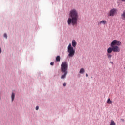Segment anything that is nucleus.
Instances as JSON below:
<instances>
[{"mask_svg":"<svg viewBox=\"0 0 125 125\" xmlns=\"http://www.w3.org/2000/svg\"><path fill=\"white\" fill-rule=\"evenodd\" d=\"M72 45L73 47H76V46L77 45V42L75 40H73L72 42Z\"/></svg>","mask_w":125,"mask_h":125,"instance_id":"obj_6","label":"nucleus"},{"mask_svg":"<svg viewBox=\"0 0 125 125\" xmlns=\"http://www.w3.org/2000/svg\"><path fill=\"white\" fill-rule=\"evenodd\" d=\"M60 59H61V58H60V56H57L56 58V60L57 62H60Z\"/></svg>","mask_w":125,"mask_h":125,"instance_id":"obj_12","label":"nucleus"},{"mask_svg":"<svg viewBox=\"0 0 125 125\" xmlns=\"http://www.w3.org/2000/svg\"><path fill=\"white\" fill-rule=\"evenodd\" d=\"M121 42L114 40H113L110 44V46L112 48L113 51L114 52H120V45H121Z\"/></svg>","mask_w":125,"mask_h":125,"instance_id":"obj_2","label":"nucleus"},{"mask_svg":"<svg viewBox=\"0 0 125 125\" xmlns=\"http://www.w3.org/2000/svg\"><path fill=\"white\" fill-rule=\"evenodd\" d=\"M116 12H117V9L113 8L109 12L108 15L109 16H114Z\"/></svg>","mask_w":125,"mask_h":125,"instance_id":"obj_5","label":"nucleus"},{"mask_svg":"<svg viewBox=\"0 0 125 125\" xmlns=\"http://www.w3.org/2000/svg\"><path fill=\"white\" fill-rule=\"evenodd\" d=\"M51 63H53V62H52Z\"/></svg>","mask_w":125,"mask_h":125,"instance_id":"obj_25","label":"nucleus"},{"mask_svg":"<svg viewBox=\"0 0 125 125\" xmlns=\"http://www.w3.org/2000/svg\"><path fill=\"white\" fill-rule=\"evenodd\" d=\"M107 103H108V104H112V103H113V102L111 101V99L109 98L107 100Z\"/></svg>","mask_w":125,"mask_h":125,"instance_id":"obj_13","label":"nucleus"},{"mask_svg":"<svg viewBox=\"0 0 125 125\" xmlns=\"http://www.w3.org/2000/svg\"><path fill=\"white\" fill-rule=\"evenodd\" d=\"M68 64L66 63H62L61 64V71L62 73H68Z\"/></svg>","mask_w":125,"mask_h":125,"instance_id":"obj_4","label":"nucleus"},{"mask_svg":"<svg viewBox=\"0 0 125 125\" xmlns=\"http://www.w3.org/2000/svg\"><path fill=\"white\" fill-rule=\"evenodd\" d=\"M11 98L12 101H13V100H14V98H15V94H14V93H12Z\"/></svg>","mask_w":125,"mask_h":125,"instance_id":"obj_10","label":"nucleus"},{"mask_svg":"<svg viewBox=\"0 0 125 125\" xmlns=\"http://www.w3.org/2000/svg\"><path fill=\"white\" fill-rule=\"evenodd\" d=\"M121 16H122L123 18H125V10L123 11V13L121 15Z\"/></svg>","mask_w":125,"mask_h":125,"instance_id":"obj_14","label":"nucleus"},{"mask_svg":"<svg viewBox=\"0 0 125 125\" xmlns=\"http://www.w3.org/2000/svg\"><path fill=\"white\" fill-rule=\"evenodd\" d=\"M4 38H6V39H7V35L6 34H4Z\"/></svg>","mask_w":125,"mask_h":125,"instance_id":"obj_17","label":"nucleus"},{"mask_svg":"<svg viewBox=\"0 0 125 125\" xmlns=\"http://www.w3.org/2000/svg\"><path fill=\"white\" fill-rule=\"evenodd\" d=\"M66 83H64L63 84V86H66Z\"/></svg>","mask_w":125,"mask_h":125,"instance_id":"obj_19","label":"nucleus"},{"mask_svg":"<svg viewBox=\"0 0 125 125\" xmlns=\"http://www.w3.org/2000/svg\"><path fill=\"white\" fill-rule=\"evenodd\" d=\"M85 72V70L83 68H81L80 70V74H83V73H84Z\"/></svg>","mask_w":125,"mask_h":125,"instance_id":"obj_11","label":"nucleus"},{"mask_svg":"<svg viewBox=\"0 0 125 125\" xmlns=\"http://www.w3.org/2000/svg\"><path fill=\"white\" fill-rule=\"evenodd\" d=\"M69 15L70 17L69 18L67 21V23L68 25H72L75 26L77 25V22H78V19L79 18V15H78V12L76 9H72L70 11Z\"/></svg>","mask_w":125,"mask_h":125,"instance_id":"obj_1","label":"nucleus"},{"mask_svg":"<svg viewBox=\"0 0 125 125\" xmlns=\"http://www.w3.org/2000/svg\"><path fill=\"white\" fill-rule=\"evenodd\" d=\"M113 51V48L112 47H109L108 49H107V52L108 53L110 54V53H112V52Z\"/></svg>","mask_w":125,"mask_h":125,"instance_id":"obj_8","label":"nucleus"},{"mask_svg":"<svg viewBox=\"0 0 125 125\" xmlns=\"http://www.w3.org/2000/svg\"><path fill=\"white\" fill-rule=\"evenodd\" d=\"M64 73V75H62L61 76V79H65V78H66V76H67V74H68V72H63Z\"/></svg>","mask_w":125,"mask_h":125,"instance_id":"obj_9","label":"nucleus"},{"mask_svg":"<svg viewBox=\"0 0 125 125\" xmlns=\"http://www.w3.org/2000/svg\"><path fill=\"white\" fill-rule=\"evenodd\" d=\"M36 110H39V106L36 107Z\"/></svg>","mask_w":125,"mask_h":125,"instance_id":"obj_18","label":"nucleus"},{"mask_svg":"<svg viewBox=\"0 0 125 125\" xmlns=\"http://www.w3.org/2000/svg\"><path fill=\"white\" fill-rule=\"evenodd\" d=\"M0 53H1V47L0 48Z\"/></svg>","mask_w":125,"mask_h":125,"instance_id":"obj_22","label":"nucleus"},{"mask_svg":"<svg viewBox=\"0 0 125 125\" xmlns=\"http://www.w3.org/2000/svg\"><path fill=\"white\" fill-rule=\"evenodd\" d=\"M111 57H112V55L110 54H107V58L108 59H111Z\"/></svg>","mask_w":125,"mask_h":125,"instance_id":"obj_16","label":"nucleus"},{"mask_svg":"<svg viewBox=\"0 0 125 125\" xmlns=\"http://www.w3.org/2000/svg\"><path fill=\"white\" fill-rule=\"evenodd\" d=\"M121 121H122V122H125V120L123 119H121Z\"/></svg>","mask_w":125,"mask_h":125,"instance_id":"obj_23","label":"nucleus"},{"mask_svg":"<svg viewBox=\"0 0 125 125\" xmlns=\"http://www.w3.org/2000/svg\"><path fill=\"white\" fill-rule=\"evenodd\" d=\"M86 77H88V74H86Z\"/></svg>","mask_w":125,"mask_h":125,"instance_id":"obj_24","label":"nucleus"},{"mask_svg":"<svg viewBox=\"0 0 125 125\" xmlns=\"http://www.w3.org/2000/svg\"><path fill=\"white\" fill-rule=\"evenodd\" d=\"M54 64V63H51L50 65H51V66H53Z\"/></svg>","mask_w":125,"mask_h":125,"instance_id":"obj_20","label":"nucleus"},{"mask_svg":"<svg viewBox=\"0 0 125 125\" xmlns=\"http://www.w3.org/2000/svg\"><path fill=\"white\" fill-rule=\"evenodd\" d=\"M67 52L68 53V56L69 57H73L75 55V49L72 47L71 43L67 47Z\"/></svg>","mask_w":125,"mask_h":125,"instance_id":"obj_3","label":"nucleus"},{"mask_svg":"<svg viewBox=\"0 0 125 125\" xmlns=\"http://www.w3.org/2000/svg\"><path fill=\"white\" fill-rule=\"evenodd\" d=\"M99 24H100V25H101V24H102L103 25H106V24H107V21H100Z\"/></svg>","mask_w":125,"mask_h":125,"instance_id":"obj_7","label":"nucleus"},{"mask_svg":"<svg viewBox=\"0 0 125 125\" xmlns=\"http://www.w3.org/2000/svg\"><path fill=\"white\" fill-rule=\"evenodd\" d=\"M110 125H116V123H115V122H114V121L111 120Z\"/></svg>","mask_w":125,"mask_h":125,"instance_id":"obj_15","label":"nucleus"},{"mask_svg":"<svg viewBox=\"0 0 125 125\" xmlns=\"http://www.w3.org/2000/svg\"><path fill=\"white\" fill-rule=\"evenodd\" d=\"M123 2H125V0H121Z\"/></svg>","mask_w":125,"mask_h":125,"instance_id":"obj_21","label":"nucleus"}]
</instances>
